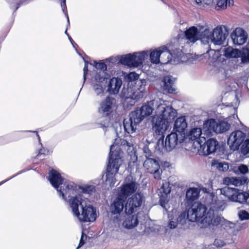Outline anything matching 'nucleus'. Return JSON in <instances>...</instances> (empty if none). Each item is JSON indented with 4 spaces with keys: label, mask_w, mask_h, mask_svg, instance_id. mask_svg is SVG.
<instances>
[{
    "label": "nucleus",
    "mask_w": 249,
    "mask_h": 249,
    "mask_svg": "<svg viewBox=\"0 0 249 249\" xmlns=\"http://www.w3.org/2000/svg\"><path fill=\"white\" fill-rule=\"evenodd\" d=\"M150 115L153 131L157 135H162L176 117L177 111L166 101L157 99L147 102L131 112L129 119L124 120L125 130L128 133L135 132L142 120Z\"/></svg>",
    "instance_id": "f257e3e1"
},
{
    "label": "nucleus",
    "mask_w": 249,
    "mask_h": 249,
    "mask_svg": "<svg viewBox=\"0 0 249 249\" xmlns=\"http://www.w3.org/2000/svg\"><path fill=\"white\" fill-rule=\"evenodd\" d=\"M48 179L52 186L59 193V196L66 200L70 198L69 205L73 214L80 221L93 222L96 219L95 211L88 203V199L82 196L81 193L89 194L95 190L94 187H82L73 183L67 182L56 170H52Z\"/></svg>",
    "instance_id": "f03ea898"
},
{
    "label": "nucleus",
    "mask_w": 249,
    "mask_h": 249,
    "mask_svg": "<svg viewBox=\"0 0 249 249\" xmlns=\"http://www.w3.org/2000/svg\"><path fill=\"white\" fill-rule=\"evenodd\" d=\"M125 149L130 150V152L132 153L131 160L133 163L137 160V156L134 152H132L134 150L133 146L120 137L116 138L114 143L110 146V158L106 176L105 183L109 187L114 186L116 182V176L123 161V150Z\"/></svg>",
    "instance_id": "7ed1b4c3"
},
{
    "label": "nucleus",
    "mask_w": 249,
    "mask_h": 249,
    "mask_svg": "<svg viewBox=\"0 0 249 249\" xmlns=\"http://www.w3.org/2000/svg\"><path fill=\"white\" fill-rule=\"evenodd\" d=\"M188 218L190 221H196L201 228H205L213 224L214 225L221 224L225 227H232L234 224L226 220L223 217H214V212L211 209L207 210L205 205L199 203H195L188 211Z\"/></svg>",
    "instance_id": "20e7f679"
},
{
    "label": "nucleus",
    "mask_w": 249,
    "mask_h": 249,
    "mask_svg": "<svg viewBox=\"0 0 249 249\" xmlns=\"http://www.w3.org/2000/svg\"><path fill=\"white\" fill-rule=\"evenodd\" d=\"M139 75L132 72L127 76V84L124 85L121 95L125 99L138 100L142 98L145 92L146 80L139 79Z\"/></svg>",
    "instance_id": "39448f33"
},
{
    "label": "nucleus",
    "mask_w": 249,
    "mask_h": 249,
    "mask_svg": "<svg viewBox=\"0 0 249 249\" xmlns=\"http://www.w3.org/2000/svg\"><path fill=\"white\" fill-rule=\"evenodd\" d=\"M143 198L141 193H137L127 199L124 208L125 212L128 215L122 223V226L124 228L130 230L138 226L139 222L137 215L131 214L137 211L141 206Z\"/></svg>",
    "instance_id": "423d86ee"
},
{
    "label": "nucleus",
    "mask_w": 249,
    "mask_h": 249,
    "mask_svg": "<svg viewBox=\"0 0 249 249\" xmlns=\"http://www.w3.org/2000/svg\"><path fill=\"white\" fill-rule=\"evenodd\" d=\"M211 30L206 24L192 26L185 32L186 38L191 42H195L198 39L205 41V39L209 38Z\"/></svg>",
    "instance_id": "0eeeda50"
},
{
    "label": "nucleus",
    "mask_w": 249,
    "mask_h": 249,
    "mask_svg": "<svg viewBox=\"0 0 249 249\" xmlns=\"http://www.w3.org/2000/svg\"><path fill=\"white\" fill-rule=\"evenodd\" d=\"M159 51L160 53V63L163 64H167L170 61H173V63L176 64L180 62H184L186 58H187V61L189 63H196L198 58L197 56L192 54H183L182 56H181V54H180V58H178L176 60V58H174L173 60L172 59V55L167 48L165 47L159 48Z\"/></svg>",
    "instance_id": "6e6552de"
},
{
    "label": "nucleus",
    "mask_w": 249,
    "mask_h": 249,
    "mask_svg": "<svg viewBox=\"0 0 249 249\" xmlns=\"http://www.w3.org/2000/svg\"><path fill=\"white\" fill-rule=\"evenodd\" d=\"M148 55V52L147 51L135 53L133 54H127L121 57L120 62L129 67H138L142 64Z\"/></svg>",
    "instance_id": "1a4fd4ad"
},
{
    "label": "nucleus",
    "mask_w": 249,
    "mask_h": 249,
    "mask_svg": "<svg viewBox=\"0 0 249 249\" xmlns=\"http://www.w3.org/2000/svg\"><path fill=\"white\" fill-rule=\"evenodd\" d=\"M204 128L211 132L213 131L216 133H222L230 129V124L224 121H216L214 119H210L205 122Z\"/></svg>",
    "instance_id": "9d476101"
},
{
    "label": "nucleus",
    "mask_w": 249,
    "mask_h": 249,
    "mask_svg": "<svg viewBox=\"0 0 249 249\" xmlns=\"http://www.w3.org/2000/svg\"><path fill=\"white\" fill-rule=\"evenodd\" d=\"M143 167L145 170L153 175L154 178L156 179L161 178L162 170L159 161L154 159L147 158L143 162Z\"/></svg>",
    "instance_id": "9b49d317"
},
{
    "label": "nucleus",
    "mask_w": 249,
    "mask_h": 249,
    "mask_svg": "<svg viewBox=\"0 0 249 249\" xmlns=\"http://www.w3.org/2000/svg\"><path fill=\"white\" fill-rule=\"evenodd\" d=\"M138 186L139 184L135 181L130 180V178H127L123 185L120 188L118 196L125 199L127 196L137 190Z\"/></svg>",
    "instance_id": "f8f14e48"
},
{
    "label": "nucleus",
    "mask_w": 249,
    "mask_h": 249,
    "mask_svg": "<svg viewBox=\"0 0 249 249\" xmlns=\"http://www.w3.org/2000/svg\"><path fill=\"white\" fill-rule=\"evenodd\" d=\"M96 76H93L92 78V85L93 89L96 96L102 97L105 95L106 92L105 85L103 84L105 79V73L101 71Z\"/></svg>",
    "instance_id": "ddd939ff"
},
{
    "label": "nucleus",
    "mask_w": 249,
    "mask_h": 249,
    "mask_svg": "<svg viewBox=\"0 0 249 249\" xmlns=\"http://www.w3.org/2000/svg\"><path fill=\"white\" fill-rule=\"evenodd\" d=\"M246 138V134L243 131L237 130L231 132L228 139V144L231 149H237Z\"/></svg>",
    "instance_id": "4468645a"
},
{
    "label": "nucleus",
    "mask_w": 249,
    "mask_h": 249,
    "mask_svg": "<svg viewBox=\"0 0 249 249\" xmlns=\"http://www.w3.org/2000/svg\"><path fill=\"white\" fill-rule=\"evenodd\" d=\"M220 194L227 197L228 200L240 203L243 201L244 196L242 191L236 188L225 187L220 190Z\"/></svg>",
    "instance_id": "2eb2a0df"
},
{
    "label": "nucleus",
    "mask_w": 249,
    "mask_h": 249,
    "mask_svg": "<svg viewBox=\"0 0 249 249\" xmlns=\"http://www.w3.org/2000/svg\"><path fill=\"white\" fill-rule=\"evenodd\" d=\"M169 215V223L168 227L170 229H175L178 225L181 226L184 225L187 221L189 219L188 217H186V214L185 212H182L178 215L176 214V211H173L171 214ZM190 221L189 220H188Z\"/></svg>",
    "instance_id": "dca6fc26"
},
{
    "label": "nucleus",
    "mask_w": 249,
    "mask_h": 249,
    "mask_svg": "<svg viewBox=\"0 0 249 249\" xmlns=\"http://www.w3.org/2000/svg\"><path fill=\"white\" fill-rule=\"evenodd\" d=\"M171 192V188L169 186V183L166 181L162 183V186L159 189V195L160 196V205L165 210H167L168 202L169 200L168 195Z\"/></svg>",
    "instance_id": "f3484780"
},
{
    "label": "nucleus",
    "mask_w": 249,
    "mask_h": 249,
    "mask_svg": "<svg viewBox=\"0 0 249 249\" xmlns=\"http://www.w3.org/2000/svg\"><path fill=\"white\" fill-rule=\"evenodd\" d=\"M226 38V35L223 32L221 27L217 26L213 31L212 35L208 39H205V41L208 42L210 39L212 42L216 45H221L223 43Z\"/></svg>",
    "instance_id": "a211bd4d"
},
{
    "label": "nucleus",
    "mask_w": 249,
    "mask_h": 249,
    "mask_svg": "<svg viewBox=\"0 0 249 249\" xmlns=\"http://www.w3.org/2000/svg\"><path fill=\"white\" fill-rule=\"evenodd\" d=\"M231 36L233 44L239 46L247 41L248 34L243 29L237 28L232 32Z\"/></svg>",
    "instance_id": "6ab92c4d"
},
{
    "label": "nucleus",
    "mask_w": 249,
    "mask_h": 249,
    "mask_svg": "<svg viewBox=\"0 0 249 249\" xmlns=\"http://www.w3.org/2000/svg\"><path fill=\"white\" fill-rule=\"evenodd\" d=\"M114 104V99L109 96H107L104 100L101 102L98 107V112L103 115H107L113 107Z\"/></svg>",
    "instance_id": "aec40b11"
},
{
    "label": "nucleus",
    "mask_w": 249,
    "mask_h": 249,
    "mask_svg": "<svg viewBox=\"0 0 249 249\" xmlns=\"http://www.w3.org/2000/svg\"><path fill=\"white\" fill-rule=\"evenodd\" d=\"M182 138L177 133L172 132L169 134L165 139L164 149L168 151L172 150L177 145L179 139Z\"/></svg>",
    "instance_id": "412c9836"
},
{
    "label": "nucleus",
    "mask_w": 249,
    "mask_h": 249,
    "mask_svg": "<svg viewBox=\"0 0 249 249\" xmlns=\"http://www.w3.org/2000/svg\"><path fill=\"white\" fill-rule=\"evenodd\" d=\"M187 127V123L184 116L178 118L174 123V130L175 133H178V135L182 137Z\"/></svg>",
    "instance_id": "4be33fe9"
},
{
    "label": "nucleus",
    "mask_w": 249,
    "mask_h": 249,
    "mask_svg": "<svg viewBox=\"0 0 249 249\" xmlns=\"http://www.w3.org/2000/svg\"><path fill=\"white\" fill-rule=\"evenodd\" d=\"M122 85V81L120 78L113 77L108 84L107 91L110 94H117Z\"/></svg>",
    "instance_id": "5701e85b"
},
{
    "label": "nucleus",
    "mask_w": 249,
    "mask_h": 249,
    "mask_svg": "<svg viewBox=\"0 0 249 249\" xmlns=\"http://www.w3.org/2000/svg\"><path fill=\"white\" fill-rule=\"evenodd\" d=\"M124 198L118 196V197L114 200L110 207V211L111 213L120 214L124 208Z\"/></svg>",
    "instance_id": "b1692460"
},
{
    "label": "nucleus",
    "mask_w": 249,
    "mask_h": 249,
    "mask_svg": "<svg viewBox=\"0 0 249 249\" xmlns=\"http://www.w3.org/2000/svg\"><path fill=\"white\" fill-rule=\"evenodd\" d=\"M174 78L171 76H165L162 81L163 90L168 93L175 92V89L174 88Z\"/></svg>",
    "instance_id": "393cba45"
},
{
    "label": "nucleus",
    "mask_w": 249,
    "mask_h": 249,
    "mask_svg": "<svg viewBox=\"0 0 249 249\" xmlns=\"http://www.w3.org/2000/svg\"><path fill=\"white\" fill-rule=\"evenodd\" d=\"M248 178L245 177H227L224 180L225 184L229 185H233L235 186H240L246 183Z\"/></svg>",
    "instance_id": "a878e982"
},
{
    "label": "nucleus",
    "mask_w": 249,
    "mask_h": 249,
    "mask_svg": "<svg viewBox=\"0 0 249 249\" xmlns=\"http://www.w3.org/2000/svg\"><path fill=\"white\" fill-rule=\"evenodd\" d=\"M203 140H196L194 142V145L196 148H197L198 152L199 155L207 156L211 154V153L207 150V144L206 142H204L203 144Z\"/></svg>",
    "instance_id": "bb28decb"
},
{
    "label": "nucleus",
    "mask_w": 249,
    "mask_h": 249,
    "mask_svg": "<svg viewBox=\"0 0 249 249\" xmlns=\"http://www.w3.org/2000/svg\"><path fill=\"white\" fill-rule=\"evenodd\" d=\"M200 190L198 188H190L186 194V198L189 202H193L198 198Z\"/></svg>",
    "instance_id": "cd10ccee"
},
{
    "label": "nucleus",
    "mask_w": 249,
    "mask_h": 249,
    "mask_svg": "<svg viewBox=\"0 0 249 249\" xmlns=\"http://www.w3.org/2000/svg\"><path fill=\"white\" fill-rule=\"evenodd\" d=\"M202 134L201 129L200 128H194L192 129L189 133V138L191 140H196L201 141L203 140V141H205L204 137H202L200 138L201 134Z\"/></svg>",
    "instance_id": "c85d7f7f"
},
{
    "label": "nucleus",
    "mask_w": 249,
    "mask_h": 249,
    "mask_svg": "<svg viewBox=\"0 0 249 249\" xmlns=\"http://www.w3.org/2000/svg\"><path fill=\"white\" fill-rule=\"evenodd\" d=\"M212 166L220 172L227 171L229 168V164L225 162H219L217 160H213L211 162Z\"/></svg>",
    "instance_id": "c756f323"
},
{
    "label": "nucleus",
    "mask_w": 249,
    "mask_h": 249,
    "mask_svg": "<svg viewBox=\"0 0 249 249\" xmlns=\"http://www.w3.org/2000/svg\"><path fill=\"white\" fill-rule=\"evenodd\" d=\"M224 55L228 58H238L241 56V51L229 47L225 49Z\"/></svg>",
    "instance_id": "7c9ffc66"
},
{
    "label": "nucleus",
    "mask_w": 249,
    "mask_h": 249,
    "mask_svg": "<svg viewBox=\"0 0 249 249\" xmlns=\"http://www.w3.org/2000/svg\"><path fill=\"white\" fill-rule=\"evenodd\" d=\"M149 57L151 63L156 64L160 63L159 48L151 51L149 54Z\"/></svg>",
    "instance_id": "2f4dec72"
},
{
    "label": "nucleus",
    "mask_w": 249,
    "mask_h": 249,
    "mask_svg": "<svg viewBox=\"0 0 249 249\" xmlns=\"http://www.w3.org/2000/svg\"><path fill=\"white\" fill-rule=\"evenodd\" d=\"M95 68L97 69L96 71L95 72V74L94 76H96L97 75H99V73L101 71H103L105 74L104 75L105 79H107L108 77V74L106 72L107 70V66L106 65L102 62L96 63Z\"/></svg>",
    "instance_id": "473e14b6"
},
{
    "label": "nucleus",
    "mask_w": 249,
    "mask_h": 249,
    "mask_svg": "<svg viewBox=\"0 0 249 249\" xmlns=\"http://www.w3.org/2000/svg\"><path fill=\"white\" fill-rule=\"evenodd\" d=\"M207 144V150H209L211 154L214 153L218 146V142L214 139H210L206 142Z\"/></svg>",
    "instance_id": "72a5a7b5"
},
{
    "label": "nucleus",
    "mask_w": 249,
    "mask_h": 249,
    "mask_svg": "<svg viewBox=\"0 0 249 249\" xmlns=\"http://www.w3.org/2000/svg\"><path fill=\"white\" fill-rule=\"evenodd\" d=\"M233 171L236 174H246L249 172V169L247 165L245 164H241L237 167H234L232 169Z\"/></svg>",
    "instance_id": "f704fd0d"
},
{
    "label": "nucleus",
    "mask_w": 249,
    "mask_h": 249,
    "mask_svg": "<svg viewBox=\"0 0 249 249\" xmlns=\"http://www.w3.org/2000/svg\"><path fill=\"white\" fill-rule=\"evenodd\" d=\"M232 4V2L231 3V0H218L217 1V5L219 9H225L228 5L230 6Z\"/></svg>",
    "instance_id": "c9c22d12"
},
{
    "label": "nucleus",
    "mask_w": 249,
    "mask_h": 249,
    "mask_svg": "<svg viewBox=\"0 0 249 249\" xmlns=\"http://www.w3.org/2000/svg\"><path fill=\"white\" fill-rule=\"evenodd\" d=\"M243 142L241 148V152L243 155H245L249 153V139L244 141Z\"/></svg>",
    "instance_id": "e433bc0d"
},
{
    "label": "nucleus",
    "mask_w": 249,
    "mask_h": 249,
    "mask_svg": "<svg viewBox=\"0 0 249 249\" xmlns=\"http://www.w3.org/2000/svg\"><path fill=\"white\" fill-rule=\"evenodd\" d=\"M240 219L242 220H248L249 219V213L245 210L240 211L238 213Z\"/></svg>",
    "instance_id": "4c0bfd02"
},
{
    "label": "nucleus",
    "mask_w": 249,
    "mask_h": 249,
    "mask_svg": "<svg viewBox=\"0 0 249 249\" xmlns=\"http://www.w3.org/2000/svg\"><path fill=\"white\" fill-rule=\"evenodd\" d=\"M242 195L244 196V200L242 201H240V203H243L245 202L248 204H249V194L247 192H242Z\"/></svg>",
    "instance_id": "58836bf2"
},
{
    "label": "nucleus",
    "mask_w": 249,
    "mask_h": 249,
    "mask_svg": "<svg viewBox=\"0 0 249 249\" xmlns=\"http://www.w3.org/2000/svg\"><path fill=\"white\" fill-rule=\"evenodd\" d=\"M87 237V236L86 234H83V233H82V235H81V239H80V242H79V245H78V247L77 248V249L78 248H79V247L82 246L85 242H84V239H86Z\"/></svg>",
    "instance_id": "ea45409f"
},
{
    "label": "nucleus",
    "mask_w": 249,
    "mask_h": 249,
    "mask_svg": "<svg viewBox=\"0 0 249 249\" xmlns=\"http://www.w3.org/2000/svg\"><path fill=\"white\" fill-rule=\"evenodd\" d=\"M88 63L86 61H85V66H84V69H83V71H84V81L86 80V74L88 71Z\"/></svg>",
    "instance_id": "a19ab883"
},
{
    "label": "nucleus",
    "mask_w": 249,
    "mask_h": 249,
    "mask_svg": "<svg viewBox=\"0 0 249 249\" xmlns=\"http://www.w3.org/2000/svg\"><path fill=\"white\" fill-rule=\"evenodd\" d=\"M161 165L162 166H164V167H168L169 166V163L168 162H164L163 163H161Z\"/></svg>",
    "instance_id": "79ce46f5"
},
{
    "label": "nucleus",
    "mask_w": 249,
    "mask_h": 249,
    "mask_svg": "<svg viewBox=\"0 0 249 249\" xmlns=\"http://www.w3.org/2000/svg\"><path fill=\"white\" fill-rule=\"evenodd\" d=\"M195 1L198 5H200L202 3V0H195Z\"/></svg>",
    "instance_id": "37998d69"
},
{
    "label": "nucleus",
    "mask_w": 249,
    "mask_h": 249,
    "mask_svg": "<svg viewBox=\"0 0 249 249\" xmlns=\"http://www.w3.org/2000/svg\"><path fill=\"white\" fill-rule=\"evenodd\" d=\"M210 54H213V53H216V52H215L214 50H211L210 51H209L208 52ZM217 53H218L217 52Z\"/></svg>",
    "instance_id": "c03bdc74"
},
{
    "label": "nucleus",
    "mask_w": 249,
    "mask_h": 249,
    "mask_svg": "<svg viewBox=\"0 0 249 249\" xmlns=\"http://www.w3.org/2000/svg\"><path fill=\"white\" fill-rule=\"evenodd\" d=\"M68 37H69V40H70L71 43L72 44V41H73L72 39L71 38V37L69 35H68Z\"/></svg>",
    "instance_id": "a18cd8bd"
},
{
    "label": "nucleus",
    "mask_w": 249,
    "mask_h": 249,
    "mask_svg": "<svg viewBox=\"0 0 249 249\" xmlns=\"http://www.w3.org/2000/svg\"><path fill=\"white\" fill-rule=\"evenodd\" d=\"M232 110L233 111V113L234 114H235V113L236 112V109L235 108H232ZM234 115V114H233Z\"/></svg>",
    "instance_id": "49530a36"
},
{
    "label": "nucleus",
    "mask_w": 249,
    "mask_h": 249,
    "mask_svg": "<svg viewBox=\"0 0 249 249\" xmlns=\"http://www.w3.org/2000/svg\"><path fill=\"white\" fill-rule=\"evenodd\" d=\"M218 241H214V244L216 246L217 244H218Z\"/></svg>",
    "instance_id": "de8ad7c7"
},
{
    "label": "nucleus",
    "mask_w": 249,
    "mask_h": 249,
    "mask_svg": "<svg viewBox=\"0 0 249 249\" xmlns=\"http://www.w3.org/2000/svg\"><path fill=\"white\" fill-rule=\"evenodd\" d=\"M144 152H145V153H147V152H146V151H147V149H146V148H145L144 149Z\"/></svg>",
    "instance_id": "09e8293b"
},
{
    "label": "nucleus",
    "mask_w": 249,
    "mask_h": 249,
    "mask_svg": "<svg viewBox=\"0 0 249 249\" xmlns=\"http://www.w3.org/2000/svg\"><path fill=\"white\" fill-rule=\"evenodd\" d=\"M64 4L65 5L66 0H63Z\"/></svg>",
    "instance_id": "8fccbe9b"
},
{
    "label": "nucleus",
    "mask_w": 249,
    "mask_h": 249,
    "mask_svg": "<svg viewBox=\"0 0 249 249\" xmlns=\"http://www.w3.org/2000/svg\"><path fill=\"white\" fill-rule=\"evenodd\" d=\"M65 34H66L68 36L69 35L68 34V33H67V30H66V31H65Z\"/></svg>",
    "instance_id": "3c124183"
},
{
    "label": "nucleus",
    "mask_w": 249,
    "mask_h": 249,
    "mask_svg": "<svg viewBox=\"0 0 249 249\" xmlns=\"http://www.w3.org/2000/svg\"><path fill=\"white\" fill-rule=\"evenodd\" d=\"M67 18H68V23H69V18H68V17H67Z\"/></svg>",
    "instance_id": "603ef678"
},
{
    "label": "nucleus",
    "mask_w": 249,
    "mask_h": 249,
    "mask_svg": "<svg viewBox=\"0 0 249 249\" xmlns=\"http://www.w3.org/2000/svg\"><path fill=\"white\" fill-rule=\"evenodd\" d=\"M161 142H162V144H163V141H162Z\"/></svg>",
    "instance_id": "864d4df0"
}]
</instances>
